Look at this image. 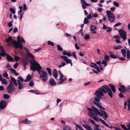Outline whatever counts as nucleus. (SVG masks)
Segmentation results:
<instances>
[{
    "mask_svg": "<svg viewBox=\"0 0 130 130\" xmlns=\"http://www.w3.org/2000/svg\"><path fill=\"white\" fill-rule=\"evenodd\" d=\"M87 110L89 116L92 117L96 121L98 122L101 121L103 124L105 123V121L97 117V116L99 115L101 117H103L105 120L108 118V116L106 113L102 109H100L99 111L96 108L92 106L91 108H87Z\"/></svg>",
    "mask_w": 130,
    "mask_h": 130,
    "instance_id": "nucleus-1",
    "label": "nucleus"
},
{
    "mask_svg": "<svg viewBox=\"0 0 130 130\" xmlns=\"http://www.w3.org/2000/svg\"><path fill=\"white\" fill-rule=\"evenodd\" d=\"M31 65L30 66V69L33 72L36 70L38 71L40 78H42V81L44 82H46L48 79V75L45 72L41 70L42 67L40 64L36 61L33 60L32 62H30Z\"/></svg>",
    "mask_w": 130,
    "mask_h": 130,
    "instance_id": "nucleus-2",
    "label": "nucleus"
},
{
    "mask_svg": "<svg viewBox=\"0 0 130 130\" xmlns=\"http://www.w3.org/2000/svg\"><path fill=\"white\" fill-rule=\"evenodd\" d=\"M107 92L109 96L111 98L112 97V92L110 89L107 85L103 86L99 88L95 92L94 94L96 96L94 98L101 99L102 96L104 95L103 93L106 94Z\"/></svg>",
    "mask_w": 130,
    "mask_h": 130,
    "instance_id": "nucleus-3",
    "label": "nucleus"
},
{
    "mask_svg": "<svg viewBox=\"0 0 130 130\" xmlns=\"http://www.w3.org/2000/svg\"><path fill=\"white\" fill-rule=\"evenodd\" d=\"M20 36H18L17 37L18 41H16L14 40H13L12 44L14 45V47L16 48H19L21 49H22L23 48V47L21 41L20 40Z\"/></svg>",
    "mask_w": 130,
    "mask_h": 130,
    "instance_id": "nucleus-4",
    "label": "nucleus"
},
{
    "mask_svg": "<svg viewBox=\"0 0 130 130\" xmlns=\"http://www.w3.org/2000/svg\"><path fill=\"white\" fill-rule=\"evenodd\" d=\"M106 13L109 21L110 22H114L115 19V16L111 11L107 10L106 11Z\"/></svg>",
    "mask_w": 130,
    "mask_h": 130,
    "instance_id": "nucleus-5",
    "label": "nucleus"
},
{
    "mask_svg": "<svg viewBox=\"0 0 130 130\" xmlns=\"http://www.w3.org/2000/svg\"><path fill=\"white\" fill-rule=\"evenodd\" d=\"M9 81L10 83L7 87V90L9 94H11L16 89L11 81Z\"/></svg>",
    "mask_w": 130,
    "mask_h": 130,
    "instance_id": "nucleus-6",
    "label": "nucleus"
},
{
    "mask_svg": "<svg viewBox=\"0 0 130 130\" xmlns=\"http://www.w3.org/2000/svg\"><path fill=\"white\" fill-rule=\"evenodd\" d=\"M119 34L121 37L122 38L124 41H125L126 39V32L122 29L119 30Z\"/></svg>",
    "mask_w": 130,
    "mask_h": 130,
    "instance_id": "nucleus-7",
    "label": "nucleus"
},
{
    "mask_svg": "<svg viewBox=\"0 0 130 130\" xmlns=\"http://www.w3.org/2000/svg\"><path fill=\"white\" fill-rule=\"evenodd\" d=\"M100 99L93 98V102L94 104L96 105L99 108H102L104 110H105V109L103 108L101 105L99 103V102H100Z\"/></svg>",
    "mask_w": 130,
    "mask_h": 130,
    "instance_id": "nucleus-8",
    "label": "nucleus"
},
{
    "mask_svg": "<svg viewBox=\"0 0 130 130\" xmlns=\"http://www.w3.org/2000/svg\"><path fill=\"white\" fill-rule=\"evenodd\" d=\"M60 57L66 61L67 63H70L71 64V66H72V60L71 59H69L67 57L65 56H60Z\"/></svg>",
    "mask_w": 130,
    "mask_h": 130,
    "instance_id": "nucleus-9",
    "label": "nucleus"
},
{
    "mask_svg": "<svg viewBox=\"0 0 130 130\" xmlns=\"http://www.w3.org/2000/svg\"><path fill=\"white\" fill-rule=\"evenodd\" d=\"M80 0L82 3V6L83 9H85L86 8V6H91V4H88L86 3L85 0Z\"/></svg>",
    "mask_w": 130,
    "mask_h": 130,
    "instance_id": "nucleus-10",
    "label": "nucleus"
},
{
    "mask_svg": "<svg viewBox=\"0 0 130 130\" xmlns=\"http://www.w3.org/2000/svg\"><path fill=\"white\" fill-rule=\"evenodd\" d=\"M60 78H59V80H60V82H59V84H62V83L64 82L65 80L67 79V78L64 77V76L63 75H61V76H60Z\"/></svg>",
    "mask_w": 130,
    "mask_h": 130,
    "instance_id": "nucleus-11",
    "label": "nucleus"
},
{
    "mask_svg": "<svg viewBox=\"0 0 130 130\" xmlns=\"http://www.w3.org/2000/svg\"><path fill=\"white\" fill-rule=\"evenodd\" d=\"M120 86L121 87L119 88V90L121 92H125L126 91V90L125 89V86L123 85H121Z\"/></svg>",
    "mask_w": 130,
    "mask_h": 130,
    "instance_id": "nucleus-12",
    "label": "nucleus"
},
{
    "mask_svg": "<svg viewBox=\"0 0 130 130\" xmlns=\"http://www.w3.org/2000/svg\"><path fill=\"white\" fill-rule=\"evenodd\" d=\"M5 56H6L7 59L8 61L10 62H12L13 61V58L9 54L6 53Z\"/></svg>",
    "mask_w": 130,
    "mask_h": 130,
    "instance_id": "nucleus-13",
    "label": "nucleus"
},
{
    "mask_svg": "<svg viewBox=\"0 0 130 130\" xmlns=\"http://www.w3.org/2000/svg\"><path fill=\"white\" fill-rule=\"evenodd\" d=\"M17 81L18 83V85L19 89L21 90L23 89V84L19 80H17Z\"/></svg>",
    "mask_w": 130,
    "mask_h": 130,
    "instance_id": "nucleus-14",
    "label": "nucleus"
},
{
    "mask_svg": "<svg viewBox=\"0 0 130 130\" xmlns=\"http://www.w3.org/2000/svg\"><path fill=\"white\" fill-rule=\"evenodd\" d=\"M53 74L54 77L56 79L58 76V74L56 69H54L53 71Z\"/></svg>",
    "mask_w": 130,
    "mask_h": 130,
    "instance_id": "nucleus-15",
    "label": "nucleus"
},
{
    "mask_svg": "<svg viewBox=\"0 0 130 130\" xmlns=\"http://www.w3.org/2000/svg\"><path fill=\"white\" fill-rule=\"evenodd\" d=\"M11 79V80L12 82L13 83V84L16 86H17L18 83H17V80H15V78L11 76L10 77Z\"/></svg>",
    "mask_w": 130,
    "mask_h": 130,
    "instance_id": "nucleus-16",
    "label": "nucleus"
},
{
    "mask_svg": "<svg viewBox=\"0 0 130 130\" xmlns=\"http://www.w3.org/2000/svg\"><path fill=\"white\" fill-rule=\"evenodd\" d=\"M0 52H2L1 53L2 54H3V57H4L5 56L6 52L4 50V48L3 46L0 45Z\"/></svg>",
    "mask_w": 130,
    "mask_h": 130,
    "instance_id": "nucleus-17",
    "label": "nucleus"
},
{
    "mask_svg": "<svg viewBox=\"0 0 130 130\" xmlns=\"http://www.w3.org/2000/svg\"><path fill=\"white\" fill-rule=\"evenodd\" d=\"M8 70H11V73L12 74H14L16 76H18L19 75V73L17 72L15 70L13 69H8Z\"/></svg>",
    "mask_w": 130,
    "mask_h": 130,
    "instance_id": "nucleus-18",
    "label": "nucleus"
},
{
    "mask_svg": "<svg viewBox=\"0 0 130 130\" xmlns=\"http://www.w3.org/2000/svg\"><path fill=\"white\" fill-rule=\"evenodd\" d=\"M49 83L52 86H54L56 84V83L54 80L52 79H50Z\"/></svg>",
    "mask_w": 130,
    "mask_h": 130,
    "instance_id": "nucleus-19",
    "label": "nucleus"
},
{
    "mask_svg": "<svg viewBox=\"0 0 130 130\" xmlns=\"http://www.w3.org/2000/svg\"><path fill=\"white\" fill-rule=\"evenodd\" d=\"M12 38L11 36H10L5 39V41L7 42H10L12 43Z\"/></svg>",
    "mask_w": 130,
    "mask_h": 130,
    "instance_id": "nucleus-20",
    "label": "nucleus"
},
{
    "mask_svg": "<svg viewBox=\"0 0 130 130\" xmlns=\"http://www.w3.org/2000/svg\"><path fill=\"white\" fill-rule=\"evenodd\" d=\"M62 54L63 55H66L68 57H70L72 56L70 52H67L66 51H64L63 52Z\"/></svg>",
    "mask_w": 130,
    "mask_h": 130,
    "instance_id": "nucleus-21",
    "label": "nucleus"
},
{
    "mask_svg": "<svg viewBox=\"0 0 130 130\" xmlns=\"http://www.w3.org/2000/svg\"><path fill=\"white\" fill-rule=\"evenodd\" d=\"M108 86L110 87L113 93L116 92V90L115 87V86L112 84H109L108 85Z\"/></svg>",
    "mask_w": 130,
    "mask_h": 130,
    "instance_id": "nucleus-22",
    "label": "nucleus"
},
{
    "mask_svg": "<svg viewBox=\"0 0 130 130\" xmlns=\"http://www.w3.org/2000/svg\"><path fill=\"white\" fill-rule=\"evenodd\" d=\"M31 78H32L30 76V75L29 74L27 76L26 79L25 80L24 82H29L31 80Z\"/></svg>",
    "mask_w": 130,
    "mask_h": 130,
    "instance_id": "nucleus-23",
    "label": "nucleus"
},
{
    "mask_svg": "<svg viewBox=\"0 0 130 130\" xmlns=\"http://www.w3.org/2000/svg\"><path fill=\"white\" fill-rule=\"evenodd\" d=\"M22 122L23 123L28 124H30L31 123V121L28 120L27 119H26L25 120H22Z\"/></svg>",
    "mask_w": 130,
    "mask_h": 130,
    "instance_id": "nucleus-24",
    "label": "nucleus"
},
{
    "mask_svg": "<svg viewBox=\"0 0 130 130\" xmlns=\"http://www.w3.org/2000/svg\"><path fill=\"white\" fill-rule=\"evenodd\" d=\"M83 126L87 130H93L91 127L86 124H83Z\"/></svg>",
    "mask_w": 130,
    "mask_h": 130,
    "instance_id": "nucleus-25",
    "label": "nucleus"
},
{
    "mask_svg": "<svg viewBox=\"0 0 130 130\" xmlns=\"http://www.w3.org/2000/svg\"><path fill=\"white\" fill-rule=\"evenodd\" d=\"M1 81L2 83L3 84L7 85V81L6 79L5 78H3Z\"/></svg>",
    "mask_w": 130,
    "mask_h": 130,
    "instance_id": "nucleus-26",
    "label": "nucleus"
},
{
    "mask_svg": "<svg viewBox=\"0 0 130 130\" xmlns=\"http://www.w3.org/2000/svg\"><path fill=\"white\" fill-rule=\"evenodd\" d=\"M110 57L114 59L119 58L118 56L113 54H110Z\"/></svg>",
    "mask_w": 130,
    "mask_h": 130,
    "instance_id": "nucleus-27",
    "label": "nucleus"
},
{
    "mask_svg": "<svg viewBox=\"0 0 130 130\" xmlns=\"http://www.w3.org/2000/svg\"><path fill=\"white\" fill-rule=\"evenodd\" d=\"M101 64L102 66V67H105L107 65V61L105 60H103L102 63H101Z\"/></svg>",
    "mask_w": 130,
    "mask_h": 130,
    "instance_id": "nucleus-28",
    "label": "nucleus"
},
{
    "mask_svg": "<svg viewBox=\"0 0 130 130\" xmlns=\"http://www.w3.org/2000/svg\"><path fill=\"white\" fill-rule=\"evenodd\" d=\"M121 52L123 57H126V50L124 49H123L121 50Z\"/></svg>",
    "mask_w": 130,
    "mask_h": 130,
    "instance_id": "nucleus-29",
    "label": "nucleus"
},
{
    "mask_svg": "<svg viewBox=\"0 0 130 130\" xmlns=\"http://www.w3.org/2000/svg\"><path fill=\"white\" fill-rule=\"evenodd\" d=\"M27 55L28 57L32 59H34L35 58L34 56L29 52L27 53Z\"/></svg>",
    "mask_w": 130,
    "mask_h": 130,
    "instance_id": "nucleus-30",
    "label": "nucleus"
},
{
    "mask_svg": "<svg viewBox=\"0 0 130 130\" xmlns=\"http://www.w3.org/2000/svg\"><path fill=\"white\" fill-rule=\"evenodd\" d=\"M3 97L4 98L6 99H8L9 98L10 96L9 95L6 94H4Z\"/></svg>",
    "mask_w": 130,
    "mask_h": 130,
    "instance_id": "nucleus-31",
    "label": "nucleus"
},
{
    "mask_svg": "<svg viewBox=\"0 0 130 130\" xmlns=\"http://www.w3.org/2000/svg\"><path fill=\"white\" fill-rule=\"evenodd\" d=\"M61 64L59 66V68H61L62 67H63L64 66L66 65L65 63L64 62H61Z\"/></svg>",
    "mask_w": 130,
    "mask_h": 130,
    "instance_id": "nucleus-32",
    "label": "nucleus"
},
{
    "mask_svg": "<svg viewBox=\"0 0 130 130\" xmlns=\"http://www.w3.org/2000/svg\"><path fill=\"white\" fill-rule=\"evenodd\" d=\"M127 58L128 59H129L130 58V52L129 50L127 49Z\"/></svg>",
    "mask_w": 130,
    "mask_h": 130,
    "instance_id": "nucleus-33",
    "label": "nucleus"
},
{
    "mask_svg": "<svg viewBox=\"0 0 130 130\" xmlns=\"http://www.w3.org/2000/svg\"><path fill=\"white\" fill-rule=\"evenodd\" d=\"M122 48V47L121 46L118 45L117 46H115L114 47V49L115 50H118L119 49H120L121 48Z\"/></svg>",
    "mask_w": 130,
    "mask_h": 130,
    "instance_id": "nucleus-34",
    "label": "nucleus"
},
{
    "mask_svg": "<svg viewBox=\"0 0 130 130\" xmlns=\"http://www.w3.org/2000/svg\"><path fill=\"white\" fill-rule=\"evenodd\" d=\"M9 11L13 14H15V9H14L11 7L10 8Z\"/></svg>",
    "mask_w": 130,
    "mask_h": 130,
    "instance_id": "nucleus-35",
    "label": "nucleus"
},
{
    "mask_svg": "<svg viewBox=\"0 0 130 130\" xmlns=\"http://www.w3.org/2000/svg\"><path fill=\"white\" fill-rule=\"evenodd\" d=\"M96 29V26L93 25H92L90 27V30L91 31H93L94 30Z\"/></svg>",
    "mask_w": 130,
    "mask_h": 130,
    "instance_id": "nucleus-36",
    "label": "nucleus"
},
{
    "mask_svg": "<svg viewBox=\"0 0 130 130\" xmlns=\"http://www.w3.org/2000/svg\"><path fill=\"white\" fill-rule=\"evenodd\" d=\"M14 59L16 62L18 61L20 59V58L16 56H14Z\"/></svg>",
    "mask_w": 130,
    "mask_h": 130,
    "instance_id": "nucleus-37",
    "label": "nucleus"
},
{
    "mask_svg": "<svg viewBox=\"0 0 130 130\" xmlns=\"http://www.w3.org/2000/svg\"><path fill=\"white\" fill-rule=\"evenodd\" d=\"M3 76L7 79H9V77H8V75L6 72L5 73L3 74Z\"/></svg>",
    "mask_w": 130,
    "mask_h": 130,
    "instance_id": "nucleus-38",
    "label": "nucleus"
},
{
    "mask_svg": "<svg viewBox=\"0 0 130 130\" xmlns=\"http://www.w3.org/2000/svg\"><path fill=\"white\" fill-rule=\"evenodd\" d=\"M104 59V60L107 62L109 60V57L108 55H106V56H105Z\"/></svg>",
    "mask_w": 130,
    "mask_h": 130,
    "instance_id": "nucleus-39",
    "label": "nucleus"
},
{
    "mask_svg": "<svg viewBox=\"0 0 130 130\" xmlns=\"http://www.w3.org/2000/svg\"><path fill=\"white\" fill-rule=\"evenodd\" d=\"M94 125L95 126L94 128L95 130H100V129L99 128V126L98 125L96 124H95Z\"/></svg>",
    "mask_w": 130,
    "mask_h": 130,
    "instance_id": "nucleus-40",
    "label": "nucleus"
},
{
    "mask_svg": "<svg viewBox=\"0 0 130 130\" xmlns=\"http://www.w3.org/2000/svg\"><path fill=\"white\" fill-rule=\"evenodd\" d=\"M57 48L58 51H62L63 50V49L59 45H57Z\"/></svg>",
    "mask_w": 130,
    "mask_h": 130,
    "instance_id": "nucleus-41",
    "label": "nucleus"
},
{
    "mask_svg": "<svg viewBox=\"0 0 130 130\" xmlns=\"http://www.w3.org/2000/svg\"><path fill=\"white\" fill-rule=\"evenodd\" d=\"M47 44L48 45H51L53 46H54V44L53 43L50 41H47Z\"/></svg>",
    "mask_w": 130,
    "mask_h": 130,
    "instance_id": "nucleus-42",
    "label": "nucleus"
},
{
    "mask_svg": "<svg viewBox=\"0 0 130 130\" xmlns=\"http://www.w3.org/2000/svg\"><path fill=\"white\" fill-rule=\"evenodd\" d=\"M18 78L19 79L18 80H20V81L21 82H23L25 80H24V79L21 76H20Z\"/></svg>",
    "mask_w": 130,
    "mask_h": 130,
    "instance_id": "nucleus-43",
    "label": "nucleus"
},
{
    "mask_svg": "<svg viewBox=\"0 0 130 130\" xmlns=\"http://www.w3.org/2000/svg\"><path fill=\"white\" fill-rule=\"evenodd\" d=\"M113 5L117 7H119V5L118 3L116 2H113Z\"/></svg>",
    "mask_w": 130,
    "mask_h": 130,
    "instance_id": "nucleus-44",
    "label": "nucleus"
},
{
    "mask_svg": "<svg viewBox=\"0 0 130 130\" xmlns=\"http://www.w3.org/2000/svg\"><path fill=\"white\" fill-rule=\"evenodd\" d=\"M49 74L51 75H52V72H51V70L50 68H46Z\"/></svg>",
    "mask_w": 130,
    "mask_h": 130,
    "instance_id": "nucleus-45",
    "label": "nucleus"
},
{
    "mask_svg": "<svg viewBox=\"0 0 130 130\" xmlns=\"http://www.w3.org/2000/svg\"><path fill=\"white\" fill-rule=\"evenodd\" d=\"M121 127L124 129L125 130H128L127 128H126V127L124 125L121 124Z\"/></svg>",
    "mask_w": 130,
    "mask_h": 130,
    "instance_id": "nucleus-46",
    "label": "nucleus"
},
{
    "mask_svg": "<svg viewBox=\"0 0 130 130\" xmlns=\"http://www.w3.org/2000/svg\"><path fill=\"white\" fill-rule=\"evenodd\" d=\"M88 121L89 122L92 123L93 124H96L95 123V122L92 120L91 119H88Z\"/></svg>",
    "mask_w": 130,
    "mask_h": 130,
    "instance_id": "nucleus-47",
    "label": "nucleus"
},
{
    "mask_svg": "<svg viewBox=\"0 0 130 130\" xmlns=\"http://www.w3.org/2000/svg\"><path fill=\"white\" fill-rule=\"evenodd\" d=\"M29 85L30 86H33L34 85V83L33 81L32 80L31 81L29 84Z\"/></svg>",
    "mask_w": 130,
    "mask_h": 130,
    "instance_id": "nucleus-48",
    "label": "nucleus"
},
{
    "mask_svg": "<svg viewBox=\"0 0 130 130\" xmlns=\"http://www.w3.org/2000/svg\"><path fill=\"white\" fill-rule=\"evenodd\" d=\"M23 63L24 67L26 68V66L28 64V62L26 60H25L23 61Z\"/></svg>",
    "mask_w": 130,
    "mask_h": 130,
    "instance_id": "nucleus-49",
    "label": "nucleus"
},
{
    "mask_svg": "<svg viewBox=\"0 0 130 130\" xmlns=\"http://www.w3.org/2000/svg\"><path fill=\"white\" fill-rule=\"evenodd\" d=\"M88 21L87 20V18H85L84 19V23L85 24H87L88 22Z\"/></svg>",
    "mask_w": 130,
    "mask_h": 130,
    "instance_id": "nucleus-50",
    "label": "nucleus"
},
{
    "mask_svg": "<svg viewBox=\"0 0 130 130\" xmlns=\"http://www.w3.org/2000/svg\"><path fill=\"white\" fill-rule=\"evenodd\" d=\"M121 23L120 22H118V23H117L115 24L114 26V27H115L117 26H119L120 25H121Z\"/></svg>",
    "mask_w": 130,
    "mask_h": 130,
    "instance_id": "nucleus-51",
    "label": "nucleus"
},
{
    "mask_svg": "<svg viewBox=\"0 0 130 130\" xmlns=\"http://www.w3.org/2000/svg\"><path fill=\"white\" fill-rule=\"evenodd\" d=\"M92 17V16L91 15V14H88L87 16V18L88 19H90Z\"/></svg>",
    "mask_w": 130,
    "mask_h": 130,
    "instance_id": "nucleus-52",
    "label": "nucleus"
},
{
    "mask_svg": "<svg viewBox=\"0 0 130 130\" xmlns=\"http://www.w3.org/2000/svg\"><path fill=\"white\" fill-rule=\"evenodd\" d=\"M111 29L112 28L111 27H108L106 29V31L107 32H109L111 30Z\"/></svg>",
    "mask_w": 130,
    "mask_h": 130,
    "instance_id": "nucleus-53",
    "label": "nucleus"
},
{
    "mask_svg": "<svg viewBox=\"0 0 130 130\" xmlns=\"http://www.w3.org/2000/svg\"><path fill=\"white\" fill-rule=\"evenodd\" d=\"M27 7L26 5L25 4H24L23 5V10L25 11L27 9Z\"/></svg>",
    "mask_w": 130,
    "mask_h": 130,
    "instance_id": "nucleus-54",
    "label": "nucleus"
},
{
    "mask_svg": "<svg viewBox=\"0 0 130 130\" xmlns=\"http://www.w3.org/2000/svg\"><path fill=\"white\" fill-rule=\"evenodd\" d=\"M33 93L37 94H39V91L36 90H34Z\"/></svg>",
    "mask_w": 130,
    "mask_h": 130,
    "instance_id": "nucleus-55",
    "label": "nucleus"
},
{
    "mask_svg": "<svg viewBox=\"0 0 130 130\" xmlns=\"http://www.w3.org/2000/svg\"><path fill=\"white\" fill-rule=\"evenodd\" d=\"M12 21H10L8 24V26L10 27H11L12 26Z\"/></svg>",
    "mask_w": 130,
    "mask_h": 130,
    "instance_id": "nucleus-56",
    "label": "nucleus"
},
{
    "mask_svg": "<svg viewBox=\"0 0 130 130\" xmlns=\"http://www.w3.org/2000/svg\"><path fill=\"white\" fill-rule=\"evenodd\" d=\"M75 47L76 50H79L80 49L78 45L76 43L75 44Z\"/></svg>",
    "mask_w": 130,
    "mask_h": 130,
    "instance_id": "nucleus-57",
    "label": "nucleus"
},
{
    "mask_svg": "<svg viewBox=\"0 0 130 130\" xmlns=\"http://www.w3.org/2000/svg\"><path fill=\"white\" fill-rule=\"evenodd\" d=\"M90 38V36L89 35H86L85 37V39H86L87 40L88 39Z\"/></svg>",
    "mask_w": 130,
    "mask_h": 130,
    "instance_id": "nucleus-58",
    "label": "nucleus"
},
{
    "mask_svg": "<svg viewBox=\"0 0 130 130\" xmlns=\"http://www.w3.org/2000/svg\"><path fill=\"white\" fill-rule=\"evenodd\" d=\"M95 68L99 72H101V69H100L97 66L95 67Z\"/></svg>",
    "mask_w": 130,
    "mask_h": 130,
    "instance_id": "nucleus-59",
    "label": "nucleus"
},
{
    "mask_svg": "<svg viewBox=\"0 0 130 130\" xmlns=\"http://www.w3.org/2000/svg\"><path fill=\"white\" fill-rule=\"evenodd\" d=\"M92 14H93L92 16L94 17V18H96L98 17V15L97 13H95L94 14H93V13H92Z\"/></svg>",
    "mask_w": 130,
    "mask_h": 130,
    "instance_id": "nucleus-60",
    "label": "nucleus"
},
{
    "mask_svg": "<svg viewBox=\"0 0 130 130\" xmlns=\"http://www.w3.org/2000/svg\"><path fill=\"white\" fill-rule=\"evenodd\" d=\"M18 64H19V63H16L15 64H14L13 65V67H14L15 69H16L18 65Z\"/></svg>",
    "mask_w": 130,
    "mask_h": 130,
    "instance_id": "nucleus-61",
    "label": "nucleus"
},
{
    "mask_svg": "<svg viewBox=\"0 0 130 130\" xmlns=\"http://www.w3.org/2000/svg\"><path fill=\"white\" fill-rule=\"evenodd\" d=\"M118 95L121 98H123L124 97L123 94L121 92H120L119 94H118Z\"/></svg>",
    "mask_w": 130,
    "mask_h": 130,
    "instance_id": "nucleus-62",
    "label": "nucleus"
},
{
    "mask_svg": "<svg viewBox=\"0 0 130 130\" xmlns=\"http://www.w3.org/2000/svg\"><path fill=\"white\" fill-rule=\"evenodd\" d=\"M116 9V8L114 7H113L110 8V10L112 12H114Z\"/></svg>",
    "mask_w": 130,
    "mask_h": 130,
    "instance_id": "nucleus-63",
    "label": "nucleus"
},
{
    "mask_svg": "<svg viewBox=\"0 0 130 130\" xmlns=\"http://www.w3.org/2000/svg\"><path fill=\"white\" fill-rule=\"evenodd\" d=\"M67 126L65 127L63 129V130H71Z\"/></svg>",
    "mask_w": 130,
    "mask_h": 130,
    "instance_id": "nucleus-64",
    "label": "nucleus"
}]
</instances>
